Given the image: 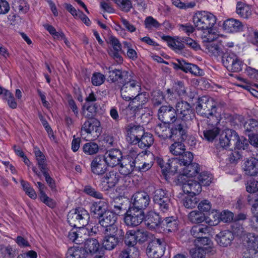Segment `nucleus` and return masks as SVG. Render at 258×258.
Segmentation results:
<instances>
[{"instance_id": "1", "label": "nucleus", "mask_w": 258, "mask_h": 258, "mask_svg": "<svg viewBox=\"0 0 258 258\" xmlns=\"http://www.w3.org/2000/svg\"><path fill=\"white\" fill-rule=\"evenodd\" d=\"M169 123H159L155 128L156 134L160 138L165 140L172 139L174 140L179 137L181 140H185L187 137V133L181 127V125L178 122L173 124L171 127L168 126ZM183 127V125H182Z\"/></svg>"}, {"instance_id": "2", "label": "nucleus", "mask_w": 258, "mask_h": 258, "mask_svg": "<svg viewBox=\"0 0 258 258\" xmlns=\"http://www.w3.org/2000/svg\"><path fill=\"white\" fill-rule=\"evenodd\" d=\"M175 110L177 119L175 123L178 122V124L183 125L181 127L187 133L188 126L194 116L190 105L186 101H179L176 104Z\"/></svg>"}, {"instance_id": "3", "label": "nucleus", "mask_w": 258, "mask_h": 258, "mask_svg": "<svg viewBox=\"0 0 258 258\" xmlns=\"http://www.w3.org/2000/svg\"><path fill=\"white\" fill-rule=\"evenodd\" d=\"M193 22L195 27L199 30H207L211 33L212 28L216 23V18L211 13L207 11H199L194 15Z\"/></svg>"}, {"instance_id": "4", "label": "nucleus", "mask_w": 258, "mask_h": 258, "mask_svg": "<svg viewBox=\"0 0 258 258\" xmlns=\"http://www.w3.org/2000/svg\"><path fill=\"white\" fill-rule=\"evenodd\" d=\"M89 219L87 211L81 208L72 210L68 214V222L70 225L78 228H84L88 224Z\"/></svg>"}, {"instance_id": "5", "label": "nucleus", "mask_w": 258, "mask_h": 258, "mask_svg": "<svg viewBox=\"0 0 258 258\" xmlns=\"http://www.w3.org/2000/svg\"><path fill=\"white\" fill-rule=\"evenodd\" d=\"M120 88V94L122 98L125 101H130L141 91L140 83L135 80L132 75L122 83Z\"/></svg>"}, {"instance_id": "6", "label": "nucleus", "mask_w": 258, "mask_h": 258, "mask_svg": "<svg viewBox=\"0 0 258 258\" xmlns=\"http://www.w3.org/2000/svg\"><path fill=\"white\" fill-rule=\"evenodd\" d=\"M196 110L198 114L209 118L216 112V103L212 98L203 96L199 99Z\"/></svg>"}, {"instance_id": "7", "label": "nucleus", "mask_w": 258, "mask_h": 258, "mask_svg": "<svg viewBox=\"0 0 258 258\" xmlns=\"http://www.w3.org/2000/svg\"><path fill=\"white\" fill-rule=\"evenodd\" d=\"M102 244L103 247L108 250H111L118 245L119 241L124 236V232L122 229H112L111 231L105 232Z\"/></svg>"}, {"instance_id": "8", "label": "nucleus", "mask_w": 258, "mask_h": 258, "mask_svg": "<svg viewBox=\"0 0 258 258\" xmlns=\"http://www.w3.org/2000/svg\"><path fill=\"white\" fill-rule=\"evenodd\" d=\"M216 38L214 35L209 33L203 37V46L210 55L216 57L223 56L224 52L222 50L221 44L216 40Z\"/></svg>"}, {"instance_id": "9", "label": "nucleus", "mask_w": 258, "mask_h": 258, "mask_svg": "<svg viewBox=\"0 0 258 258\" xmlns=\"http://www.w3.org/2000/svg\"><path fill=\"white\" fill-rule=\"evenodd\" d=\"M148 98L149 94L146 92L137 93V95L132 98V102L124 110L126 115H128V114H131V116L127 118L134 117L135 116V111L136 109L142 108L143 105L148 101Z\"/></svg>"}, {"instance_id": "10", "label": "nucleus", "mask_w": 258, "mask_h": 258, "mask_svg": "<svg viewBox=\"0 0 258 258\" xmlns=\"http://www.w3.org/2000/svg\"><path fill=\"white\" fill-rule=\"evenodd\" d=\"M166 243L163 239L155 238L148 245L147 254L149 258H160L163 255Z\"/></svg>"}, {"instance_id": "11", "label": "nucleus", "mask_w": 258, "mask_h": 258, "mask_svg": "<svg viewBox=\"0 0 258 258\" xmlns=\"http://www.w3.org/2000/svg\"><path fill=\"white\" fill-rule=\"evenodd\" d=\"M222 63L227 70L232 72H239L242 70V61L234 53H230L223 56Z\"/></svg>"}, {"instance_id": "12", "label": "nucleus", "mask_w": 258, "mask_h": 258, "mask_svg": "<svg viewBox=\"0 0 258 258\" xmlns=\"http://www.w3.org/2000/svg\"><path fill=\"white\" fill-rule=\"evenodd\" d=\"M144 219L145 215L143 211H138L130 207L124 215V222L127 226L136 227L140 225Z\"/></svg>"}, {"instance_id": "13", "label": "nucleus", "mask_w": 258, "mask_h": 258, "mask_svg": "<svg viewBox=\"0 0 258 258\" xmlns=\"http://www.w3.org/2000/svg\"><path fill=\"white\" fill-rule=\"evenodd\" d=\"M158 119L163 123H174L177 120L175 109L171 105H162L158 111Z\"/></svg>"}, {"instance_id": "14", "label": "nucleus", "mask_w": 258, "mask_h": 258, "mask_svg": "<svg viewBox=\"0 0 258 258\" xmlns=\"http://www.w3.org/2000/svg\"><path fill=\"white\" fill-rule=\"evenodd\" d=\"M117 216L114 213L110 211H105L98 217V223L105 228V232L109 231L112 229H119L115 225Z\"/></svg>"}, {"instance_id": "15", "label": "nucleus", "mask_w": 258, "mask_h": 258, "mask_svg": "<svg viewBox=\"0 0 258 258\" xmlns=\"http://www.w3.org/2000/svg\"><path fill=\"white\" fill-rule=\"evenodd\" d=\"M132 208L138 211H143L149 205L150 198L148 194L144 191L136 192L132 197Z\"/></svg>"}, {"instance_id": "16", "label": "nucleus", "mask_w": 258, "mask_h": 258, "mask_svg": "<svg viewBox=\"0 0 258 258\" xmlns=\"http://www.w3.org/2000/svg\"><path fill=\"white\" fill-rule=\"evenodd\" d=\"M126 131L127 141L131 144L136 145L144 132V128L140 125L130 124L126 126Z\"/></svg>"}, {"instance_id": "17", "label": "nucleus", "mask_w": 258, "mask_h": 258, "mask_svg": "<svg viewBox=\"0 0 258 258\" xmlns=\"http://www.w3.org/2000/svg\"><path fill=\"white\" fill-rule=\"evenodd\" d=\"M102 156L104 158L107 166L111 167L119 165L123 158L121 151L114 149L107 151Z\"/></svg>"}, {"instance_id": "18", "label": "nucleus", "mask_w": 258, "mask_h": 258, "mask_svg": "<svg viewBox=\"0 0 258 258\" xmlns=\"http://www.w3.org/2000/svg\"><path fill=\"white\" fill-rule=\"evenodd\" d=\"M90 166L92 173L100 175L105 173L107 165L104 158L102 156L98 155L93 158Z\"/></svg>"}, {"instance_id": "19", "label": "nucleus", "mask_w": 258, "mask_h": 258, "mask_svg": "<svg viewBox=\"0 0 258 258\" xmlns=\"http://www.w3.org/2000/svg\"><path fill=\"white\" fill-rule=\"evenodd\" d=\"M194 156L190 152H185L179 158H172L171 163L173 164V168L175 172H177L178 168L183 167L187 165H190L193 160Z\"/></svg>"}, {"instance_id": "20", "label": "nucleus", "mask_w": 258, "mask_h": 258, "mask_svg": "<svg viewBox=\"0 0 258 258\" xmlns=\"http://www.w3.org/2000/svg\"><path fill=\"white\" fill-rule=\"evenodd\" d=\"M136 161L137 159L127 157L123 158L119 165V172L121 174L127 176L130 174L134 170H136Z\"/></svg>"}, {"instance_id": "21", "label": "nucleus", "mask_w": 258, "mask_h": 258, "mask_svg": "<svg viewBox=\"0 0 258 258\" xmlns=\"http://www.w3.org/2000/svg\"><path fill=\"white\" fill-rule=\"evenodd\" d=\"M178 170L180 173L178 176V180H185L186 178L192 177L199 173V165L196 163H193L179 168Z\"/></svg>"}, {"instance_id": "22", "label": "nucleus", "mask_w": 258, "mask_h": 258, "mask_svg": "<svg viewBox=\"0 0 258 258\" xmlns=\"http://www.w3.org/2000/svg\"><path fill=\"white\" fill-rule=\"evenodd\" d=\"M182 188L184 193L196 196L202 190L200 182L193 179H187L185 182L182 181Z\"/></svg>"}, {"instance_id": "23", "label": "nucleus", "mask_w": 258, "mask_h": 258, "mask_svg": "<svg viewBox=\"0 0 258 258\" xmlns=\"http://www.w3.org/2000/svg\"><path fill=\"white\" fill-rule=\"evenodd\" d=\"M119 178V175L116 171L112 170L107 172L105 175L101 178V181L102 184L105 183L107 185V187L104 186L102 187V189L104 190H107L108 188H111L113 187L118 182Z\"/></svg>"}, {"instance_id": "24", "label": "nucleus", "mask_w": 258, "mask_h": 258, "mask_svg": "<svg viewBox=\"0 0 258 258\" xmlns=\"http://www.w3.org/2000/svg\"><path fill=\"white\" fill-rule=\"evenodd\" d=\"M100 126V122L95 118L88 119L82 125L81 128V136L85 139L86 135H90L93 131H97Z\"/></svg>"}, {"instance_id": "25", "label": "nucleus", "mask_w": 258, "mask_h": 258, "mask_svg": "<svg viewBox=\"0 0 258 258\" xmlns=\"http://www.w3.org/2000/svg\"><path fill=\"white\" fill-rule=\"evenodd\" d=\"M106 69L108 70L109 80L112 82H115L119 80L123 83L132 75L131 72L121 70L112 69L111 68H106Z\"/></svg>"}, {"instance_id": "26", "label": "nucleus", "mask_w": 258, "mask_h": 258, "mask_svg": "<svg viewBox=\"0 0 258 258\" xmlns=\"http://www.w3.org/2000/svg\"><path fill=\"white\" fill-rule=\"evenodd\" d=\"M242 168L245 173L249 176H255L258 174V160L254 158L246 159Z\"/></svg>"}, {"instance_id": "27", "label": "nucleus", "mask_w": 258, "mask_h": 258, "mask_svg": "<svg viewBox=\"0 0 258 258\" xmlns=\"http://www.w3.org/2000/svg\"><path fill=\"white\" fill-rule=\"evenodd\" d=\"M237 139L236 132L231 130H228L221 135L219 144L221 147L226 148L235 143Z\"/></svg>"}, {"instance_id": "28", "label": "nucleus", "mask_w": 258, "mask_h": 258, "mask_svg": "<svg viewBox=\"0 0 258 258\" xmlns=\"http://www.w3.org/2000/svg\"><path fill=\"white\" fill-rule=\"evenodd\" d=\"M223 28L227 32L236 33L243 30V25L240 21L230 18L224 21Z\"/></svg>"}, {"instance_id": "29", "label": "nucleus", "mask_w": 258, "mask_h": 258, "mask_svg": "<svg viewBox=\"0 0 258 258\" xmlns=\"http://www.w3.org/2000/svg\"><path fill=\"white\" fill-rule=\"evenodd\" d=\"M234 239V235L229 230L221 231L216 236L217 242L221 246L227 247L230 245Z\"/></svg>"}, {"instance_id": "30", "label": "nucleus", "mask_w": 258, "mask_h": 258, "mask_svg": "<svg viewBox=\"0 0 258 258\" xmlns=\"http://www.w3.org/2000/svg\"><path fill=\"white\" fill-rule=\"evenodd\" d=\"M147 227L151 230H155L162 226L161 218L159 214L151 212L147 216L145 221Z\"/></svg>"}, {"instance_id": "31", "label": "nucleus", "mask_w": 258, "mask_h": 258, "mask_svg": "<svg viewBox=\"0 0 258 258\" xmlns=\"http://www.w3.org/2000/svg\"><path fill=\"white\" fill-rule=\"evenodd\" d=\"M215 253V250L212 246H199L190 250V254L192 258H204L206 253L213 255Z\"/></svg>"}, {"instance_id": "32", "label": "nucleus", "mask_w": 258, "mask_h": 258, "mask_svg": "<svg viewBox=\"0 0 258 258\" xmlns=\"http://www.w3.org/2000/svg\"><path fill=\"white\" fill-rule=\"evenodd\" d=\"M87 229L85 228H78L76 231L72 230L69 232L68 237L69 239L77 244H80L84 242L85 239L83 236V234L85 235Z\"/></svg>"}, {"instance_id": "33", "label": "nucleus", "mask_w": 258, "mask_h": 258, "mask_svg": "<svg viewBox=\"0 0 258 258\" xmlns=\"http://www.w3.org/2000/svg\"><path fill=\"white\" fill-rule=\"evenodd\" d=\"M178 221L173 217H166L162 221V227L165 231L174 232L178 229Z\"/></svg>"}, {"instance_id": "34", "label": "nucleus", "mask_w": 258, "mask_h": 258, "mask_svg": "<svg viewBox=\"0 0 258 258\" xmlns=\"http://www.w3.org/2000/svg\"><path fill=\"white\" fill-rule=\"evenodd\" d=\"M162 38L166 41L168 45L176 52H179L184 48L182 39L180 40L175 39L169 36H163Z\"/></svg>"}, {"instance_id": "35", "label": "nucleus", "mask_w": 258, "mask_h": 258, "mask_svg": "<svg viewBox=\"0 0 258 258\" xmlns=\"http://www.w3.org/2000/svg\"><path fill=\"white\" fill-rule=\"evenodd\" d=\"M154 141V139L153 135L149 133H145L144 131L139 138L137 144L141 149H147L153 145Z\"/></svg>"}, {"instance_id": "36", "label": "nucleus", "mask_w": 258, "mask_h": 258, "mask_svg": "<svg viewBox=\"0 0 258 258\" xmlns=\"http://www.w3.org/2000/svg\"><path fill=\"white\" fill-rule=\"evenodd\" d=\"M210 230L211 227L207 225H197L191 228L190 233L193 236L198 239L208 235Z\"/></svg>"}, {"instance_id": "37", "label": "nucleus", "mask_w": 258, "mask_h": 258, "mask_svg": "<svg viewBox=\"0 0 258 258\" xmlns=\"http://www.w3.org/2000/svg\"><path fill=\"white\" fill-rule=\"evenodd\" d=\"M99 243L97 239L95 238H88L85 240L83 248L86 250V255H87L88 253H96L99 250Z\"/></svg>"}, {"instance_id": "38", "label": "nucleus", "mask_w": 258, "mask_h": 258, "mask_svg": "<svg viewBox=\"0 0 258 258\" xmlns=\"http://www.w3.org/2000/svg\"><path fill=\"white\" fill-rule=\"evenodd\" d=\"M86 251L83 247H72L68 249L66 258H86Z\"/></svg>"}, {"instance_id": "39", "label": "nucleus", "mask_w": 258, "mask_h": 258, "mask_svg": "<svg viewBox=\"0 0 258 258\" xmlns=\"http://www.w3.org/2000/svg\"><path fill=\"white\" fill-rule=\"evenodd\" d=\"M181 66V68L184 69V72L186 73H190L196 76H202L204 74L203 70L196 64L185 61V63Z\"/></svg>"}, {"instance_id": "40", "label": "nucleus", "mask_w": 258, "mask_h": 258, "mask_svg": "<svg viewBox=\"0 0 258 258\" xmlns=\"http://www.w3.org/2000/svg\"><path fill=\"white\" fill-rule=\"evenodd\" d=\"M236 13L241 18L248 19L251 15V8L245 3L238 2L236 6Z\"/></svg>"}, {"instance_id": "41", "label": "nucleus", "mask_w": 258, "mask_h": 258, "mask_svg": "<svg viewBox=\"0 0 258 258\" xmlns=\"http://www.w3.org/2000/svg\"><path fill=\"white\" fill-rule=\"evenodd\" d=\"M34 152L38 167L41 171L43 173L48 171L46 158L44 154L38 148H35Z\"/></svg>"}, {"instance_id": "42", "label": "nucleus", "mask_w": 258, "mask_h": 258, "mask_svg": "<svg viewBox=\"0 0 258 258\" xmlns=\"http://www.w3.org/2000/svg\"><path fill=\"white\" fill-rule=\"evenodd\" d=\"M107 208V204L104 201H99L94 202L90 207V211L95 214H97L99 216L101 214L104 213Z\"/></svg>"}, {"instance_id": "43", "label": "nucleus", "mask_w": 258, "mask_h": 258, "mask_svg": "<svg viewBox=\"0 0 258 258\" xmlns=\"http://www.w3.org/2000/svg\"><path fill=\"white\" fill-rule=\"evenodd\" d=\"M244 127L248 136H250L253 133L258 131V121L252 118L249 119L244 123Z\"/></svg>"}, {"instance_id": "44", "label": "nucleus", "mask_w": 258, "mask_h": 258, "mask_svg": "<svg viewBox=\"0 0 258 258\" xmlns=\"http://www.w3.org/2000/svg\"><path fill=\"white\" fill-rule=\"evenodd\" d=\"M220 129L217 126H212L205 130L203 135L205 139L209 142H212L219 135Z\"/></svg>"}, {"instance_id": "45", "label": "nucleus", "mask_w": 258, "mask_h": 258, "mask_svg": "<svg viewBox=\"0 0 258 258\" xmlns=\"http://www.w3.org/2000/svg\"><path fill=\"white\" fill-rule=\"evenodd\" d=\"M189 221L192 223L199 224L206 220L205 215L198 211H192L188 215Z\"/></svg>"}, {"instance_id": "46", "label": "nucleus", "mask_w": 258, "mask_h": 258, "mask_svg": "<svg viewBox=\"0 0 258 258\" xmlns=\"http://www.w3.org/2000/svg\"><path fill=\"white\" fill-rule=\"evenodd\" d=\"M170 152L175 156H180L185 152L184 145L181 142H175L170 146Z\"/></svg>"}, {"instance_id": "47", "label": "nucleus", "mask_w": 258, "mask_h": 258, "mask_svg": "<svg viewBox=\"0 0 258 258\" xmlns=\"http://www.w3.org/2000/svg\"><path fill=\"white\" fill-rule=\"evenodd\" d=\"M140 158H142V156L138 154L136 158L137 161H136V171L139 172H145L150 169L153 166V162L150 161L149 162H140Z\"/></svg>"}, {"instance_id": "48", "label": "nucleus", "mask_w": 258, "mask_h": 258, "mask_svg": "<svg viewBox=\"0 0 258 258\" xmlns=\"http://www.w3.org/2000/svg\"><path fill=\"white\" fill-rule=\"evenodd\" d=\"M172 159H168V162L165 163L164 161L162 159L159 158L158 159V165L160 166L162 169V173L166 175L167 172L170 171H174L173 168V164L171 163Z\"/></svg>"}, {"instance_id": "49", "label": "nucleus", "mask_w": 258, "mask_h": 258, "mask_svg": "<svg viewBox=\"0 0 258 258\" xmlns=\"http://www.w3.org/2000/svg\"><path fill=\"white\" fill-rule=\"evenodd\" d=\"M220 220V214L217 211L213 210L209 213L208 218H206V222L210 226L216 225Z\"/></svg>"}, {"instance_id": "50", "label": "nucleus", "mask_w": 258, "mask_h": 258, "mask_svg": "<svg viewBox=\"0 0 258 258\" xmlns=\"http://www.w3.org/2000/svg\"><path fill=\"white\" fill-rule=\"evenodd\" d=\"M97 109V107L95 104H88L86 110L84 107H83L82 114L88 119L93 118V116L96 113Z\"/></svg>"}, {"instance_id": "51", "label": "nucleus", "mask_w": 258, "mask_h": 258, "mask_svg": "<svg viewBox=\"0 0 258 258\" xmlns=\"http://www.w3.org/2000/svg\"><path fill=\"white\" fill-rule=\"evenodd\" d=\"M164 198H169L168 196L167 191L166 190L158 188L154 191L153 197V200L154 203H159Z\"/></svg>"}, {"instance_id": "52", "label": "nucleus", "mask_w": 258, "mask_h": 258, "mask_svg": "<svg viewBox=\"0 0 258 258\" xmlns=\"http://www.w3.org/2000/svg\"><path fill=\"white\" fill-rule=\"evenodd\" d=\"M120 10L127 13L133 8L132 2L130 0H113Z\"/></svg>"}, {"instance_id": "53", "label": "nucleus", "mask_w": 258, "mask_h": 258, "mask_svg": "<svg viewBox=\"0 0 258 258\" xmlns=\"http://www.w3.org/2000/svg\"><path fill=\"white\" fill-rule=\"evenodd\" d=\"M198 201L195 196L189 195L184 198L183 204L186 208L192 209L197 206Z\"/></svg>"}, {"instance_id": "54", "label": "nucleus", "mask_w": 258, "mask_h": 258, "mask_svg": "<svg viewBox=\"0 0 258 258\" xmlns=\"http://www.w3.org/2000/svg\"><path fill=\"white\" fill-rule=\"evenodd\" d=\"M99 147L97 144L93 142L86 143L83 147L84 152L88 155L96 154L98 151Z\"/></svg>"}, {"instance_id": "55", "label": "nucleus", "mask_w": 258, "mask_h": 258, "mask_svg": "<svg viewBox=\"0 0 258 258\" xmlns=\"http://www.w3.org/2000/svg\"><path fill=\"white\" fill-rule=\"evenodd\" d=\"M137 240L134 231H129L126 233L124 237V243L128 246V247H134V246L137 243Z\"/></svg>"}, {"instance_id": "56", "label": "nucleus", "mask_w": 258, "mask_h": 258, "mask_svg": "<svg viewBox=\"0 0 258 258\" xmlns=\"http://www.w3.org/2000/svg\"><path fill=\"white\" fill-rule=\"evenodd\" d=\"M160 212L165 213L169 211L170 206V199L164 198L159 203H154Z\"/></svg>"}, {"instance_id": "57", "label": "nucleus", "mask_w": 258, "mask_h": 258, "mask_svg": "<svg viewBox=\"0 0 258 258\" xmlns=\"http://www.w3.org/2000/svg\"><path fill=\"white\" fill-rule=\"evenodd\" d=\"M21 185L26 194L31 199H35L37 197L36 192L30 185V183L24 180L21 181Z\"/></svg>"}, {"instance_id": "58", "label": "nucleus", "mask_w": 258, "mask_h": 258, "mask_svg": "<svg viewBox=\"0 0 258 258\" xmlns=\"http://www.w3.org/2000/svg\"><path fill=\"white\" fill-rule=\"evenodd\" d=\"M135 252H138L135 247H127L121 251L119 258H136Z\"/></svg>"}, {"instance_id": "59", "label": "nucleus", "mask_w": 258, "mask_h": 258, "mask_svg": "<svg viewBox=\"0 0 258 258\" xmlns=\"http://www.w3.org/2000/svg\"><path fill=\"white\" fill-rule=\"evenodd\" d=\"M198 179L201 185H209L212 181V176L207 172H202L200 174Z\"/></svg>"}, {"instance_id": "60", "label": "nucleus", "mask_w": 258, "mask_h": 258, "mask_svg": "<svg viewBox=\"0 0 258 258\" xmlns=\"http://www.w3.org/2000/svg\"><path fill=\"white\" fill-rule=\"evenodd\" d=\"M172 88L173 91L178 94L179 98H182L183 96H185L186 90L184 84L181 81L175 82Z\"/></svg>"}, {"instance_id": "61", "label": "nucleus", "mask_w": 258, "mask_h": 258, "mask_svg": "<svg viewBox=\"0 0 258 258\" xmlns=\"http://www.w3.org/2000/svg\"><path fill=\"white\" fill-rule=\"evenodd\" d=\"M105 80L104 75L100 73H94L91 78V82L94 86H98L102 84Z\"/></svg>"}, {"instance_id": "62", "label": "nucleus", "mask_w": 258, "mask_h": 258, "mask_svg": "<svg viewBox=\"0 0 258 258\" xmlns=\"http://www.w3.org/2000/svg\"><path fill=\"white\" fill-rule=\"evenodd\" d=\"M4 99L6 100L9 106L12 108L15 109L17 107V103L15 101L13 94L8 91H5Z\"/></svg>"}, {"instance_id": "63", "label": "nucleus", "mask_w": 258, "mask_h": 258, "mask_svg": "<svg viewBox=\"0 0 258 258\" xmlns=\"http://www.w3.org/2000/svg\"><path fill=\"white\" fill-rule=\"evenodd\" d=\"M124 47L126 49V56L130 59L135 60L138 58V53L136 50L131 47V45L127 42H123Z\"/></svg>"}, {"instance_id": "64", "label": "nucleus", "mask_w": 258, "mask_h": 258, "mask_svg": "<svg viewBox=\"0 0 258 258\" xmlns=\"http://www.w3.org/2000/svg\"><path fill=\"white\" fill-rule=\"evenodd\" d=\"M164 99V96L162 92L157 91L154 92L152 99L153 105L154 106H158L160 105L163 102Z\"/></svg>"}]
</instances>
